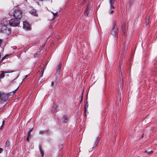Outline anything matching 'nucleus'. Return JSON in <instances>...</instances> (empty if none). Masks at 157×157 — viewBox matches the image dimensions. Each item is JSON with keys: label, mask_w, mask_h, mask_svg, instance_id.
<instances>
[{"label": "nucleus", "mask_w": 157, "mask_h": 157, "mask_svg": "<svg viewBox=\"0 0 157 157\" xmlns=\"http://www.w3.org/2000/svg\"><path fill=\"white\" fill-rule=\"evenodd\" d=\"M10 15L13 16L15 18L20 20L22 17V13L18 9H13L10 13Z\"/></svg>", "instance_id": "f257e3e1"}, {"label": "nucleus", "mask_w": 157, "mask_h": 157, "mask_svg": "<svg viewBox=\"0 0 157 157\" xmlns=\"http://www.w3.org/2000/svg\"><path fill=\"white\" fill-rule=\"evenodd\" d=\"M116 22L117 20H116L113 21V27L110 33L114 36L117 38L118 30L117 27L116 26Z\"/></svg>", "instance_id": "f03ea898"}, {"label": "nucleus", "mask_w": 157, "mask_h": 157, "mask_svg": "<svg viewBox=\"0 0 157 157\" xmlns=\"http://www.w3.org/2000/svg\"><path fill=\"white\" fill-rule=\"evenodd\" d=\"M20 23V21L18 19L15 18L11 19L9 21V24L11 26L15 27L18 26Z\"/></svg>", "instance_id": "7ed1b4c3"}, {"label": "nucleus", "mask_w": 157, "mask_h": 157, "mask_svg": "<svg viewBox=\"0 0 157 157\" xmlns=\"http://www.w3.org/2000/svg\"><path fill=\"white\" fill-rule=\"evenodd\" d=\"M1 29L3 33L6 34H9L11 33V29L7 27V25L3 26Z\"/></svg>", "instance_id": "20e7f679"}, {"label": "nucleus", "mask_w": 157, "mask_h": 157, "mask_svg": "<svg viewBox=\"0 0 157 157\" xmlns=\"http://www.w3.org/2000/svg\"><path fill=\"white\" fill-rule=\"evenodd\" d=\"M23 28L26 30H28L30 29V26L28 23L26 21L23 22Z\"/></svg>", "instance_id": "39448f33"}, {"label": "nucleus", "mask_w": 157, "mask_h": 157, "mask_svg": "<svg viewBox=\"0 0 157 157\" xmlns=\"http://www.w3.org/2000/svg\"><path fill=\"white\" fill-rule=\"evenodd\" d=\"M13 71H3L2 73L0 75V78H3L5 77V73H10L14 72Z\"/></svg>", "instance_id": "423d86ee"}, {"label": "nucleus", "mask_w": 157, "mask_h": 157, "mask_svg": "<svg viewBox=\"0 0 157 157\" xmlns=\"http://www.w3.org/2000/svg\"><path fill=\"white\" fill-rule=\"evenodd\" d=\"M30 13L32 15L36 16H38V14L36 10L35 9H33L30 11Z\"/></svg>", "instance_id": "0eeeda50"}, {"label": "nucleus", "mask_w": 157, "mask_h": 157, "mask_svg": "<svg viewBox=\"0 0 157 157\" xmlns=\"http://www.w3.org/2000/svg\"><path fill=\"white\" fill-rule=\"evenodd\" d=\"M61 65L60 63L58 64L56 69V73L58 75L59 74L60 70L61 69Z\"/></svg>", "instance_id": "6e6552de"}, {"label": "nucleus", "mask_w": 157, "mask_h": 157, "mask_svg": "<svg viewBox=\"0 0 157 157\" xmlns=\"http://www.w3.org/2000/svg\"><path fill=\"white\" fill-rule=\"evenodd\" d=\"M109 2L110 5V8L114 9L115 7L113 6V4L114 2V0H109Z\"/></svg>", "instance_id": "1a4fd4ad"}, {"label": "nucleus", "mask_w": 157, "mask_h": 157, "mask_svg": "<svg viewBox=\"0 0 157 157\" xmlns=\"http://www.w3.org/2000/svg\"><path fill=\"white\" fill-rule=\"evenodd\" d=\"M68 118L67 117L65 116H63V118L62 119V122L64 123H66L67 122V119Z\"/></svg>", "instance_id": "9d476101"}, {"label": "nucleus", "mask_w": 157, "mask_h": 157, "mask_svg": "<svg viewBox=\"0 0 157 157\" xmlns=\"http://www.w3.org/2000/svg\"><path fill=\"white\" fill-rule=\"evenodd\" d=\"M57 106L55 104H54L51 109V111L52 113H54L56 109Z\"/></svg>", "instance_id": "9b49d317"}, {"label": "nucleus", "mask_w": 157, "mask_h": 157, "mask_svg": "<svg viewBox=\"0 0 157 157\" xmlns=\"http://www.w3.org/2000/svg\"><path fill=\"white\" fill-rule=\"evenodd\" d=\"M3 94L4 95H5L6 96V97L5 96H4V97H3L2 98V97H1V99L2 101H6V100L8 99V97L7 96L4 94L3 93Z\"/></svg>", "instance_id": "f8f14e48"}, {"label": "nucleus", "mask_w": 157, "mask_h": 157, "mask_svg": "<svg viewBox=\"0 0 157 157\" xmlns=\"http://www.w3.org/2000/svg\"><path fill=\"white\" fill-rule=\"evenodd\" d=\"M89 6H87V8L86 9L85 12L84 13V15L86 16L88 15L89 12H88V9H89Z\"/></svg>", "instance_id": "ddd939ff"}, {"label": "nucleus", "mask_w": 157, "mask_h": 157, "mask_svg": "<svg viewBox=\"0 0 157 157\" xmlns=\"http://www.w3.org/2000/svg\"><path fill=\"white\" fill-rule=\"evenodd\" d=\"M39 149L40 152L41 154L42 155V156L43 157L44 156V153L43 151H42V147L40 145L39 146Z\"/></svg>", "instance_id": "4468645a"}, {"label": "nucleus", "mask_w": 157, "mask_h": 157, "mask_svg": "<svg viewBox=\"0 0 157 157\" xmlns=\"http://www.w3.org/2000/svg\"><path fill=\"white\" fill-rule=\"evenodd\" d=\"M88 107V103H86V104H85V106H84V112H85L86 111V109H87Z\"/></svg>", "instance_id": "2eb2a0df"}, {"label": "nucleus", "mask_w": 157, "mask_h": 157, "mask_svg": "<svg viewBox=\"0 0 157 157\" xmlns=\"http://www.w3.org/2000/svg\"><path fill=\"white\" fill-rule=\"evenodd\" d=\"M149 17H147L146 19V25H147L149 23Z\"/></svg>", "instance_id": "dca6fc26"}, {"label": "nucleus", "mask_w": 157, "mask_h": 157, "mask_svg": "<svg viewBox=\"0 0 157 157\" xmlns=\"http://www.w3.org/2000/svg\"><path fill=\"white\" fill-rule=\"evenodd\" d=\"M10 146V142L8 141H6V143L5 147H9Z\"/></svg>", "instance_id": "f3484780"}, {"label": "nucleus", "mask_w": 157, "mask_h": 157, "mask_svg": "<svg viewBox=\"0 0 157 157\" xmlns=\"http://www.w3.org/2000/svg\"><path fill=\"white\" fill-rule=\"evenodd\" d=\"M47 131H39V133L40 134L43 135L44 133H45Z\"/></svg>", "instance_id": "a211bd4d"}, {"label": "nucleus", "mask_w": 157, "mask_h": 157, "mask_svg": "<svg viewBox=\"0 0 157 157\" xmlns=\"http://www.w3.org/2000/svg\"><path fill=\"white\" fill-rule=\"evenodd\" d=\"M4 96H5L6 97V96L5 95H4L3 94V93L0 92V98H1V97H2V98L3 97H4Z\"/></svg>", "instance_id": "6ab92c4d"}, {"label": "nucleus", "mask_w": 157, "mask_h": 157, "mask_svg": "<svg viewBox=\"0 0 157 157\" xmlns=\"http://www.w3.org/2000/svg\"><path fill=\"white\" fill-rule=\"evenodd\" d=\"M134 0H129V4H132L134 1Z\"/></svg>", "instance_id": "aec40b11"}, {"label": "nucleus", "mask_w": 157, "mask_h": 157, "mask_svg": "<svg viewBox=\"0 0 157 157\" xmlns=\"http://www.w3.org/2000/svg\"><path fill=\"white\" fill-rule=\"evenodd\" d=\"M125 28H126V27H125V26L124 25L122 26V31L124 32V30H125Z\"/></svg>", "instance_id": "412c9836"}, {"label": "nucleus", "mask_w": 157, "mask_h": 157, "mask_svg": "<svg viewBox=\"0 0 157 157\" xmlns=\"http://www.w3.org/2000/svg\"><path fill=\"white\" fill-rule=\"evenodd\" d=\"M145 153H147L148 154H151L153 153V151H149L148 152H147V151H145Z\"/></svg>", "instance_id": "4be33fe9"}, {"label": "nucleus", "mask_w": 157, "mask_h": 157, "mask_svg": "<svg viewBox=\"0 0 157 157\" xmlns=\"http://www.w3.org/2000/svg\"><path fill=\"white\" fill-rule=\"evenodd\" d=\"M54 16L55 17H57V12H56L55 13H52Z\"/></svg>", "instance_id": "5701e85b"}, {"label": "nucleus", "mask_w": 157, "mask_h": 157, "mask_svg": "<svg viewBox=\"0 0 157 157\" xmlns=\"http://www.w3.org/2000/svg\"><path fill=\"white\" fill-rule=\"evenodd\" d=\"M31 136V132H28V137H30Z\"/></svg>", "instance_id": "b1692460"}, {"label": "nucleus", "mask_w": 157, "mask_h": 157, "mask_svg": "<svg viewBox=\"0 0 157 157\" xmlns=\"http://www.w3.org/2000/svg\"><path fill=\"white\" fill-rule=\"evenodd\" d=\"M5 121H3L2 122V125L1 126L0 129H1L2 128V126L4 124Z\"/></svg>", "instance_id": "393cba45"}, {"label": "nucleus", "mask_w": 157, "mask_h": 157, "mask_svg": "<svg viewBox=\"0 0 157 157\" xmlns=\"http://www.w3.org/2000/svg\"><path fill=\"white\" fill-rule=\"evenodd\" d=\"M3 149L2 148H0V153H1L3 151Z\"/></svg>", "instance_id": "a878e982"}, {"label": "nucleus", "mask_w": 157, "mask_h": 157, "mask_svg": "<svg viewBox=\"0 0 157 157\" xmlns=\"http://www.w3.org/2000/svg\"><path fill=\"white\" fill-rule=\"evenodd\" d=\"M7 56V55H6L5 56H4V57H3L2 58V59H1V60L2 61V60H4V59L6 58V57Z\"/></svg>", "instance_id": "bb28decb"}, {"label": "nucleus", "mask_w": 157, "mask_h": 157, "mask_svg": "<svg viewBox=\"0 0 157 157\" xmlns=\"http://www.w3.org/2000/svg\"><path fill=\"white\" fill-rule=\"evenodd\" d=\"M83 94V92H82V95L81 98V100H80L81 102H82V96Z\"/></svg>", "instance_id": "cd10ccee"}, {"label": "nucleus", "mask_w": 157, "mask_h": 157, "mask_svg": "<svg viewBox=\"0 0 157 157\" xmlns=\"http://www.w3.org/2000/svg\"><path fill=\"white\" fill-rule=\"evenodd\" d=\"M2 43V40L0 39V47Z\"/></svg>", "instance_id": "c85d7f7f"}, {"label": "nucleus", "mask_w": 157, "mask_h": 157, "mask_svg": "<svg viewBox=\"0 0 157 157\" xmlns=\"http://www.w3.org/2000/svg\"><path fill=\"white\" fill-rule=\"evenodd\" d=\"M18 88V87L14 91H13V94H14L15 93V92H16V90H17Z\"/></svg>", "instance_id": "c756f323"}, {"label": "nucleus", "mask_w": 157, "mask_h": 157, "mask_svg": "<svg viewBox=\"0 0 157 157\" xmlns=\"http://www.w3.org/2000/svg\"><path fill=\"white\" fill-rule=\"evenodd\" d=\"M114 12V11L113 10H112L109 13L111 14Z\"/></svg>", "instance_id": "7c9ffc66"}, {"label": "nucleus", "mask_w": 157, "mask_h": 157, "mask_svg": "<svg viewBox=\"0 0 157 157\" xmlns=\"http://www.w3.org/2000/svg\"><path fill=\"white\" fill-rule=\"evenodd\" d=\"M43 72H44V70H43V72H42V74H41V75L40 76V77H42L43 76Z\"/></svg>", "instance_id": "2f4dec72"}, {"label": "nucleus", "mask_w": 157, "mask_h": 157, "mask_svg": "<svg viewBox=\"0 0 157 157\" xmlns=\"http://www.w3.org/2000/svg\"><path fill=\"white\" fill-rule=\"evenodd\" d=\"M33 128H32L31 129H30L29 132H31L33 130Z\"/></svg>", "instance_id": "473e14b6"}, {"label": "nucleus", "mask_w": 157, "mask_h": 157, "mask_svg": "<svg viewBox=\"0 0 157 157\" xmlns=\"http://www.w3.org/2000/svg\"><path fill=\"white\" fill-rule=\"evenodd\" d=\"M30 137H28V136H27V140L28 141H29V138Z\"/></svg>", "instance_id": "72a5a7b5"}, {"label": "nucleus", "mask_w": 157, "mask_h": 157, "mask_svg": "<svg viewBox=\"0 0 157 157\" xmlns=\"http://www.w3.org/2000/svg\"><path fill=\"white\" fill-rule=\"evenodd\" d=\"M40 53V52H37L35 54H39Z\"/></svg>", "instance_id": "f704fd0d"}, {"label": "nucleus", "mask_w": 157, "mask_h": 157, "mask_svg": "<svg viewBox=\"0 0 157 157\" xmlns=\"http://www.w3.org/2000/svg\"><path fill=\"white\" fill-rule=\"evenodd\" d=\"M98 141H97L96 142H95V144H96V145H97V144H98Z\"/></svg>", "instance_id": "c9c22d12"}, {"label": "nucleus", "mask_w": 157, "mask_h": 157, "mask_svg": "<svg viewBox=\"0 0 157 157\" xmlns=\"http://www.w3.org/2000/svg\"><path fill=\"white\" fill-rule=\"evenodd\" d=\"M53 84H54V82H52V83H51V85L52 86H53Z\"/></svg>", "instance_id": "e433bc0d"}, {"label": "nucleus", "mask_w": 157, "mask_h": 157, "mask_svg": "<svg viewBox=\"0 0 157 157\" xmlns=\"http://www.w3.org/2000/svg\"><path fill=\"white\" fill-rule=\"evenodd\" d=\"M28 76V75H26L25 76V78H27Z\"/></svg>", "instance_id": "4c0bfd02"}, {"label": "nucleus", "mask_w": 157, "mask_h": 157, "mask_svg": "<svg viewBox=\"0 0 157 157\" xmlns=\"http://www.w3.org/2000/svg\"><path fill=\"white\" fill-rule=\"evenodd\" d=\"M121 68V67L120 66V67H119V69H120Z\"/></svg>", "instance_id": "58836bf2"}, {"label": "nucleus", "mask_w": 157, "mask_h": 157, "mask_svg": "<svg viewBox=\"0 0 157 157\" xmlns=\"http://www.w3.org/2000/svg\"><path fill=\"white\" fill-rule=\"evenodd\" d=\"M83 0V2H85V0Z\"/></svg>", "instance_id": "ea45409f"}]
</instances>
